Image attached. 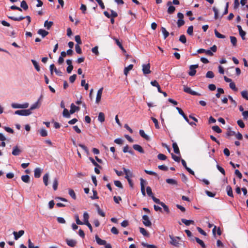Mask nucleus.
Returning <instances> with one entry per match:
<instances>
[{
  "mask_svg": "<svg viewBox=\"0 0 248 248\" xmlns=\"http://www.w3.org/2000/svg\"><path fill=\"white\" fill-rule=\"evenodd\" d=\"M226 190L227 192V194L229 196L231 197H233L232 190V188L231 187V186H227Z\"/></svg>",
  "mask_w": 248,
  "mask_h": 248,
  "instance_id": "nucleus-27",
  "label": "nucleus"
},
{
  "mask_svg": "<svg viewBox=\"0 0 248 248\" xmlns=\"http://www.w3.org/2000/svg\"><path fill=\"white\" fill-rule=\"evenodd\" d=\"M98 120L102 123L105 121V115L103 112H100L98 115Z\"/></svg>",
  "mask_w": 248,
  "mask_h": 248,
  "instance_id": "nucleus-35",
  "label": "nucleus"
},
{
  "mask_svg": "<svg viewBox=\"0 0 248 248\" xmlns=\"http://www.w3.org/2000/svg\"><path fill=\"white\" fill-rule=\"evenodd\" d=\"M161 31L163 34L164 38H167L169 35V32L166 30L164 27H161Z\"/></svg>",
  "mask_w": 248,
  "mask_h": 248,
  "instance_id": "nucleus-31",
  "label": "nucleus"
},
{
  "mask_svg": "<svg viewBox=\"0 0 248 248\" xmlns=\"http://www.w3.org/2000/svg\"><path fill=\"white\" fill-rule=\"evenodd\" d=\"M170 237L171 239L170 243L175 246H178L179 244L180 238L179 237H174L172 235H170Z\"/></svg>",
  "mask_w": 248,
  "mask_h": 248,
  "instance_id": "nucleus-6",
  "label": "nucleus"
},
{
  "mask_svg": "<svg viewBox=\"0 0 248 248\" xmlns=\"http://www.w3.org/2000/svg\"><path fill=\"white\" fill-rule=\"evenodd\" d=\"M78 146L80 147L86 152L87 154H89V150L88 149L87 147H86L84 145L79 144Z\"/></svg>",
  "mask_w": 248,
  "mask_h": 248,
  "instance_id": "nucleus-62",
  "label": "nucleus"
},
{
  "mask_svg": "<svg viewBox=\"0 0 248 248\" xmlns=\"http://www.w3.org/2000/svg\"><path fill=\"white\" fill-rule=\"evenodd\" d=\"M89 218V214L87 212H85L83 214V220H84V224H85L87 223V222H89L88 220Z\"/></svg>",
  "mask_w": 248,
  "mask_h": 248,
  "instance_id": "nucleus-36",
  "label": "nucleus"
},
{
  "mask_svg": "<svg viewBox=\"0 0 248 248\" xmlns=\"http://www.w3.org/2000/svg\"><path fill=\"white\" fill-rule=\"evenodd\" d=\"M123 170L125 174V178L127 180V179L130 178V177L132 176V172L128 170L125 169V168H123Z\"/></svg>",
  "mask_w": 248,
  "mask_h": 248,
  "instance_id": "nucleus-22",
  "label": "nucleus"
},
{
  "mask_svg": "<svg viewBox=\"0 0 248 248\" xmlns=\"http://www.w3.org/2000/svg\"><path fill=\"white\" fill-rule=\"evenodd\" d=\"M96 206L97 207V212L99 215L101 216L104 217L105 216V213L100 209L98 205L96 204Z\"/></svg>",
  "mask_w": 248,
  "mask_h": 248,
  "instance_id": "nucleus-42",
  "label": "nucleus"
},
{
  "mask_svg": "<svg viewBox=\"0 0 248 248\" xmlns=\"http://www.w3.org/2000/svg\"><path fill=\"white\" fill-rule=\"evenodd\" d=\"M206 77L210 78H213L214 77V74L211 71H208L206 74Z\"/></svg>",
  "mask_w": 248,
  "mask_h": 248,
  "instance_id": "nucleus-48",
  "label": "nucleus"
},
{
  "mask_svg": "<svg viewBox=\"0 0 248 248\" xmlns=\"http://www.w3.org/2000/svg\"><path fill=\"white\" fill-rule=\"evenodd\" d=\"M70 111L66 108H64L62 112L63 116L66 118L70 117Z\"/></svg>",
  "mask_w": 248,
  "mask_h": 248,
  "instance_id": "nucleus-40",
  "label": "nucleus"
},
{
  "mask_svg": "<svg viewBox=\"0 0 248 248\" xmlns=\"http://www.w3.org/2000/svg\"><path fill=\"white\" fill-rule=\"evenodd\" d=\"M31 62L33 64V65H34L35 68L36 69V70L39 72L40 71V66L38 63V62L34 60H31Z\"/></svg>",
  "mask_w": 248,
  "mask_h": 248,
  "instance_id": "nucleus-34",
  "label": "nucleus"
},
{
  "mask_svg": "<svg viewBox=\"0 0 248 248\" xmlns=\"http://www.w3.org/2000/svg\"><path fill=\"white\" fill-rule=\"evenodd\" d=\"M172 148L173 149V151L174 153L176 154H180V150L177 145V144L176 142H173L172 143Z\"/></svg>",
  "mask_w": 248,
  "mask_h": 248,
  "instance_id": "nucleus-25",
  "label": "nucleus"
},
{
  "mask_svg": "<svg viewBox=\"0 0 248 248\" xmlns=\"http://www.w3.org/2000/svg\"><path fill=\"white\" fill-rule=\"evenodd\" d=\"M217 170L223 175L225 174V171L224 169L218 165H217Z\"/></svg>",
  "mask_w": 248,
  "mask_h": 248,
  "instance_id": "nucleus-63",
  "label": "nucleus"
},
{
  "mask_svg": "<svg viewBox=\"0 0 248 248\" xmlns=\"http://www.w3.org/2000/svg\"><path fill=\"white\" fill-rule=\"evenodd\" d=\"M89 159L92 162V163L94 165L95 167H98L99 168H100L101 167L94 160V159L91 157H89Z\"/></svg>",
  "mask_w": 248,
  "mask_h": 248,
  "instance_id": "nucleus-53",
  "label": "nucleus"
},
{
  "mask_svg": "<svg viewBox=\"0 0 248 248\" xmlns=\"http://www.w3.org/2000/svg\"><path fill=\"white\" fill-rule=\"evenodd\" d=\"M150 64H143L142 65V71L144 74L146 75L151 73L150 70Z\"/></svg>",
  "mask_w": 248,
  "mask_h": 248,
  "instance_id": "nucleus-12",
  "label": "nucleus"
},
{
  "mask_svg": "<svg viewBox=\"0 0 248 248\" xmlns=\"http://www.w3.org/2000/svg\"><path fill=\"white\" fill-rule=\"evenodd\" d=\"M157 158L160 160H165L167 158V156L162 154H159L157 155Z\"/></svg>",
  "mask_w": 248,
  "mask_h": 248,
  "instance_id": "nucleus-55",
  "label": "nucleus"
},
{
  "mask_svg": "<svg viewBox=\"0 0 248 248\" xmlns=\"http://www.w3.org/2000/svg\"><path fill=\"white\" fill-rule=\"evenodd\" d=\"M22 152V150L19 149L17 146H16L13 147V151L12 154L15 156L19 155Z\"/></svg>",
  "mask_w": 248,
  "mask_h": 248,
  "instance_id": "nucleus-11",
  "label": "nucleus"
},
{
  "mask_svg": "<svg viewBox=\"0 0 248 248\" xmlns=\"http://www.w3.org/2000/svg\"><path fill=\"white\" fill-rule=\"evenodd\" d=\"M75 218H76V221L77 224L78 225H83L84 224L83 222H82L79 219V217L78 215H75Z\"/></svg>",
  "mask_w": 248,
  "mask_h": 248,
  "instance_id": "nucleus-59",
  "label": "nucleus"
},
{
  "mask_svg": "<svg viewBox=\"0 0 248 248\" xmlns=\"http://www.w3.org/2000/svg\"><path fill=\"white\" fill-rule=\"evenodd\" d=\"M75 50L78 54H81L82 50L79 45L76 44L75 46Z\"/></svg>",
  "mask_w": 248,
  "mask_h": 248,
  "instance_id": "nucleus-49",
  "label": "nucleus"
},
{
  "mask_svg": "<svg viewBox=\"0 0 248 248\" xmlns=\"http://www.w3.org/2000/svg\"><path fill=\"white\" fill-rule=\"evenodd\" d=\"M213 11L214 12V13H215V18L216 19H217L218 18V9L215 7H213Z\"/></svg>",
  "mask_w": 248,
  "mask_h": 248,
  "instance_id": "nucleus-52",
  "label": "nucleus"
},
{
  "mask_svg": "<svg viewBox=\"0 0 248 248\" xmlns=\"http://www.w3.org/2000/svg\"><path fill=\"white\" fill-rule=\"evenodd\" d=\"M95 240H96V243L99 245H105L106 244V241L105 240H102L101 239H100L99 236L97 235H95Z\"/></svg>",
  "mask_w": 248,
  "mask_h": 248,
  "instance_id": "nucleus-15",
  "label": "nucleus"
},
{
  "mask_svg": "<svg viewBox=\"0 0 248 248\" xmlns=\"http://www.w3.org/2000/svg\"><path fill=\"white\" fill-rule=\"evenodd\" d=\"M34 177L38 178L41 176L42 170L39 168H37L34 170Z\"/></svg>",
  "mask_w": 248,
  "mask_h": 248,
  "instance_id": "nucleus-21",
  "label": "nucleus"
},
{
  "mask_svg": "<svg viewBox=\"0 0 248 248\" xmlns=\"http://www.w3.org/2000/svg\"><path fill=\"white\" fill-rule=\"evenodd\" d=\"M140 186H141V191L142 195L145 196L146 195L145 191V185L146 184V181L142 178L140 179Z\"/></svg>",
  "mask_w": 248,
  "mask_h": 248,
  "instance_id": "nucleus-13",
  "label": "nucleus"
},
{
  "mask_svg": "<svg viewBox=\"0 0 248 248\" xmlns=\"http://www.w3.org/2000/svg\"><path fill=\"white\" fill-rule=\"evenodd\" d=\"M93 196H91V199L93 200L98 199L99 197L97 196V192L95 190H93Z\"/></svg>",
  "mask_w": 248,
  "mask_h": 248,
  "instance_id": "nucleus-57",
  "label": "nucleus"
},
{
  "mask_svg": "<svg viewBox=\"0 0 248 248\" xmlns=\"http://www.w3.org/2000/svg\"><path fill=\"white\" fill-rule=\"evenodd\" d=\"M140 232L141 233H142L145 236H148L149 235V233H147L146 230L143 228L140 227Z\"/></svg>",
  "mask_w": 248,
  "mask_h": 248,
  "instance_id": "nucleus-46",
  "label": "nucleus"
},
{
  "mask_svg": "<svg viewBox=\"0 0 248 248\" xmlns=\"http://www.w3.org/2000/svg\"><path fill=\"white\" fill-rule=\"evenodd\" d=\"M179 41L183 44H185L186 42V37L185 35H181L179 38Z\"/></svg>",
  "mask_w": 248,
  "mask_h": 248,
  "instance_id": "nucleus-54",
  "label": "nucleus"
},
{
  "mask_svg": "<svg viewBox=\"0 0 248 248\" xmlns=\"http://www.w3.org/2000/svg\"><path fill=\"white\" fill-rule=\"evenodd\" d=\"M21 8H23L24 10L28 9V5L25 0H23L20 3Z\"/></svg>",
  "mask_w": 248,
  "mask_h": 248,
  "instance_id": "nucleus-33",
  "label": "nucleus"
},
{
  "mask_svg": "<svg viewBox=\"0 0 248 248\" xmlns=\"http://www.w3.org/2000/svg\"><path fill=\"white\" fill-rule=\"evenodd\" d=\"M166 181L168 184L171 185H177V181L173 179H167Z\"/></svg>",
  "mask_w": 248,
  "mask_h": 248,
  "instance_id": "nucleus-38",
  "label": "nucleus"
},
{
  "mask_svg": "<svg viewBox=\"0 0 248 248\" xmlns=\"http://www.w3.org/2000/svg\"><path fill=\"white\" fill-rule=\"evenodd\" d=\"M7 16L9 18H10L13 20L18 21H21L25 18H26L28 20L27 25H29L31 22V18L29 16H20L18 17L13 16Z\"/></svg>",
  "mask_w": 248,
  "mask_h": 248,
  "instance_id": "nucleus-1",
  "label": "nucleus"
},
{
  "mask_svg": "<svg viewBox=\"0 0 248 248\" xmlns=\"http://www.w3.org/2000/svg\"><path fill=\"white\" fill-rule=\"evenodd\" d=\"M242 96L246 99V100H248V93L247 91H243L241 93Z\"/></svg>",
  "mask_w": 248,
  "mask_h": 248,
  "instance_id": "nucleus-47",
  "label": "nucleus"
},
{
  "mask_svg": "<svg viewBox=\"0 0 248 248\" xmlns=\"http://www.w3.org/2000/svg\"><path fill=\"white\" fill-rule=\"evenodd\" d=\"M193 27L192 26H189L187 30V33L190 35L193 34Z\"/></svg>",
  "mask_w": 248,
  "mask_h": 248,
  "instance_id": "nucleus-56",
  "label": "nucleus"
},
{
  "mask_svg": "<svg viewBox=\"0 0 248 248\" xmlns=\"http://www.w3.org/2000/svg\"><path fill=\"white\" fill-rule=\"evenodd\" d=\"M21 180L26 183H29L30 182V177L28 175H22Z\"/></svg>",
  "mask_w": 248,
  "mask_h": 248,
  "instance_id": "nucleus-30",
  "label": "nucleus"
},
{
  "mask_svg": "<svg viewBox=\"0 0 248 248\" xmlns=\"http://www.w3.org/2000/svg\"><path fill=\"white\" fill-rule=\"evenodd\" d=\"M103 88L102 87L100 89H99L97 91V94H96V100H95V102L96 104H98L101 100V96H102V93H103Z\"/></svg>",
  "mask_w": 248,
  "mask_h": 248,
  "instance_id": "nucleus-9",
  "label": "nucleus"
},
{
  "mask_svg": "<svg viewBox=\"0 0 248 248\" xmlns=\"http://www.w3.org/2000/svg\"><path fill=\"white\" fill-rule=\"evenodd\" d=\"M49 174L48 173H46L43 176V182L46 186H47L48 184Z\"/></svg>",
  "mask_w": 248,
  "mask_h": 248,
  "instance_id": "nucleus-32",
  "label": "nucleus"
},
{
  "mask_svg": "<svg viewBox=\"0 0 248 248\" xmlns=\"http://www.w3.org/2000/svg\"><path fill=\"white\" fill-rule=\"evenodd\" d=\"M11 106L14 108H26L29 107L28 103H25L23 104H19L17 103H12Z\"/></svg>",
  "mask_w": 248,
  "mask_h": 248,
  "instance_id": "nucleus-5",
  "label": "nucleus"
},
{
  "mask_svg": "<svg viewBox=\"0 0 248 248\" xmlns=\"http://www.w3.org/2000/svg\"><path fill=\"white\" fill-rule=\"evenodd\" d=\"M176 109L178 110L179 113L182 115L183 118H184V119L187 122V123H189V120L188 119L187 116L185 115V114L184 113V112H183V111L182 110V109L179 108V107H176Z\"/></svg>",
  "mask_w": 248,
  "mask_h": 248,
  "instance_id": "nucleus-16",
  "label": "nucleus"
},
{
  "mask_svg": "<svg viewBox=\"0 0 248 248\" xmlns=\"http://www.w3.org/2000/svg\"><path fill=\"white\" fill-rule=\"evenodd\" d=\"M31 113V111L28 109L18 110L15 112V114L21 116H28Z\"/></svg>",
  "mask_w": 248,
  "mask_h": 248,
  "instance_id": "nucleus-3",
  "label": "nucleus"
},
{
  "mask_svg": "<svg viewBox=\"0 0 248 248\" xmlns=\"http://www.w3.org/2000/svg\"><path fill=\"white\" fill-rule=\"evenodd\" d=\"M40 134L42 137H45L47 136V132L44 128H42L40 131Z\"/></svg>",
  "mask_w": 248,
  "mask_h": 248,
  "instance_id": "nucleus-45",
  "label": "nucleus"
},
{
  "mask_svg": "<svg viewBox=\"0 0 248 248\" xmlns=\"http://www.w3.org/2000/svg\"><path fill=\"white\" fill-rule=\"evenodd\" d=\"M75 41L77 43V44L80 45L82 44V42L79 35H76L75 37Z\"/></svg>",
  "mask_w": 248,
  "mask_h": 248,
  "instance_id": "nucleus-58",
  "label": "nucleus"
},
{
  "mask_svg": "<svg viewBox=\"0 0 248 248\" xmlns=\"http://www.w3.org/2000/svg\"><path fill=\"white\" fill-rule=\"evenodd\" d=\"M199 67L198 64L191 65L189 66V72L188 75L190 76H193L196 74V69Z\"/></svg>",
  "mask_w": 248,
  "mask_h": 248,
  "instance_id": "nucleus-7",
  "label": "nucleus"
},
{
  "mask_svg": "<svg viewBox=\"0 0 248 248\" xmlns=\"http://www.w3.org/2000/svg\"><path fill=\"white\" fill-rule=\"evenodd\" d=\"M24 233V231L23 230H20L18 232H13V234L14 235V238L16 240H17L19 237L22 236Z\"/></svg>",
  "mask_w": 248,
  "mask_h": 248,
  "instance_id": "nucleus-14",
  "label": "nucleus"
},
{
  "mask_svg": "<svg viewBox=\"0 0 248 248\" xmlns=\"http://www.w3.org/2000/svg\"><path fill=\"white\" fill-rule=\"evenodd\" d=\"M177 17L179 19L177 22V25L178 27L180 28L185 24V21L183 20L184 15L181 13H178L177 14Z\"/></svg>",
  "mask_w": 248,
  "mask_h": 248,
  "instance_id": "nucleus-2",
  "label": "nucleus"
},
{
  "mask_svg": "<svg viewBox=\"0 0 248 248\" xmlns=\"http://www.w3.org/2000/svg\"><path fill=\"white\" fill-rule=\"evenodd\" d=\"M53 24V22L52 21H48L47 20H46L44 23V27L47 30H49Z\"/></svg>",
  "mask_w": 248,
  "mask_h": 248,
  "instance_id": "nucleus-28",
  "label": "nucleus"
},
{
  "mask_svg": "<svg viewBox=\"0 0 248 248\" xmlns=\"http://www.w3.org/2000/svg\"><path fill=\"white\" fill-rule=\"evenodd\" d=\"M139 133L140 136L145 140H150L149 137L146 135L143 130H140Z\"/></svg>",
  "mask_w": 248,
  "mask_h": 248,
  "instance_id": "nucleus-24",
  "label": "nucleus"
},
{
  "mask_svg": "<svg viewBox=\"0 0 248 248\" xmlns=\"http://www.w3.org/2000/svg\"><path fill=\"white\" fill-rule=\"evenodd\" d=\"M66 242L67 244L71 247H74L77 244V242L73 239H66Z\"/></svg>",
  "mask_w": 248,
  "mask_h": 248,
  "instance_id": "nucleus-19",
  "label": "nucleus"
},
{
  "mask_svg": "<svg viewBox=\"0 0 248 248\" xmlns=\"http://www.w3.org/2000/svg\"><path fill=\"white\" fill-rule=\"evenodd\" d=\"M231 42L233 46H236L237 44V39L234 36H230Z\"/></svg>",
  "mask_w": 248,
  "mask_h": 248,
  "instance_id": "nucleus-41",
  "label": "nucleus"
},
{
  "mask_svg": "<svg viewBox=\"0 0 248 248\" xmlns=\"http://www.w3.org/2000/svg\"><path fill=\"white\" fill-rule=\"evenodd\" d=\"M181 221L186 226H189L190 224H193L194 221L192 220H187L185 218L181 219Z\"/></svg>",
  "mask_w": 248,
  "mask_h": 248,
  "instance_id": "nucleus-26",
  "label": "nucleus"
},
{
  "mask_svg": "<svg viewBox=\"0 0 248 248\" xmlns=\"http://www.w3.org/2000/svg\"><path fill=\"white\" fill-rule=\"evenodd\" d=\"M58 180L57 178H55L53 180V188L54 190H56L58 188Z\"/></svg>",
  "mask_w": 248,
  "mask_h": 248,
  "instance_id": "nucleus-37",
  "label": "nucleus"
},
{
  "mask_svg": "<svg viewBox=\"0 0 248 248\" xmlns=\"http://www.w3.org/2000/svg\"><path fill=\"white\" fill-rule=\"evenodd\" d=\"M184 91L186 93H189L190 94L193 95H198L200 96L201 94L196 92L192 91L190 88L186 86V85H184Z\"/></svg>",
  "mask_w": 248,
  "mask_h": 248,
  "instance_id": "nucleus-4",
  "label": "nucleus"
},
{
  "mask_svg": "<svg viewBox=\"0 0 248 248\" xmlns=\"http://www.w3.org/2000/svg\"><path fill=\"white\" fill-rule=\"evenodd\" d=\"M167 5L169 6L167 10L168 13L169 14H172L175 11V7L172 5V2L170 1L167 2Z\"/></svg>",
  "mask_w": 248,
  "mask_h": 248,
  "instance_id": "nucleus-8",
  "label": "nucleus"
},
{
  "mask_svg": "<svg viewBox=\"0 0 248 248\" xmlns=\"http://www.w3.org/2000/svg\"><path fill=\"white\" fill-rule=\"evenodd\" d=\"M80 108L79 107H77L75 106L73 103L71 105V109L70 110V113L71 114H73L75 113L76 111H78Z\"/></svg>",
  "mask_w": 248,
  "mask_h": 248,
  "instance_id": "nucleus-17",
  "label": "nucleus"
},
{
  "mask_svg": "<svg viewBox=\"0 0 248 248\" xmlns=\"http://www.w3.org/2000/svg\"><path fill=\"white\" fill-rule=\"evenodd\" d=\"M146 192L149 196H151L153 194L152 191V189L150 186H147L146 188Z\"/></svg>",
  "mask_w": 248,
  "mask_h": 248,
  "instance_id": "nucleus-64",
  "label": "nucleus"
},
{
  "mask_svg": "<svg viewBox=\"0 0 248 248\" xmlns=\"http://www.w3.org/2000/svg\"><path fill=\"white\" fill-rule=\"evenodd\" d=\"M143 223L146 226H150L151 225V222L150 221L147 215H143L142 216Z\"/></svg>",
  "mask_w": 248,
  "mask_h": 248,
  "instance_id": "nucleus-10",
  "label": "nucleus"
},
{
  "mask_svg": "<svg viewBox=\"0 0 248 248\" xmlns=\"http://www.w3.org/2000/svg\"><path fill=\"white\" fill-rule=\"evenodd\" d=\"M81 85L82 86H84L85 89L87 90L89 88V85L87 83H86V81L85 79H82L81 81Z\"/></svg>",
  "mask_w": 248,
  "mask_h": 248,
  "instance_id": "nucleus-51",
  "label": "nucleus"
},
{
  "mask_svg": "<svg viewBox=\"0 0 248 248\" xmlns=\"http://www.w3.org/2000/svg\"><path fill=\"white\" fill-rule=\"evenodd\" d=\"M28 247L29 248H38V246H34L30 239H28Z\"/></svg>",
  "mask_w": 248,
  "mask_h": 248,
  "instance_id": "nucleus-60",
  "label": "nucleus"
},
{
  "mask_svg": "<svg viewBox=\"0 0 248 248\" xmlns=\"http://www.w3.org/2000/svg\"><path fill=\"white\" fill-rule=\"evenodd\" d=\"M114 184L117 187H118L120 188H123V186L121 183V182L120 181L118 180H115L114 181Z\"/></svg>",
  "mask_w": 248,
  "mask_h": 248,
  "instance_id": "nucleus-50",
  "label": "nucleus"
},
{
  "mask_svg": "<svg viewBox=\"0 0 248 248\" xmlns=\"http://www.w3.org/2000/svg\"><path fill=\"white\" fill-rule=\"evenodd\" d=\"M192 240L194 241V240H196V241L201 246V247L203 248H205V244L204 243V242H203V241H202V240H201L200 239H199V238L198 237H194L193 238L191 239Z\"/></svg>",
  "mask_w": 248,
  "mask_h": 248,
  "instance_id": "nucleus-18",
  "label": "nucleus"
},
{
  "mask_svg": "<svg viewBox=\"0 0 248 248\" xmlns=\"http://www.w3.org/2000/svg\"><path fill=\"white\" fill-rule=\"evenodd\" d=\"M68 193L69 195L74 200L76 199V194L74 191V190L72 189H70L68 190Z\"/></svg>",
  "mask_w": 248,
  "mask_h": 248,
  "instance_id": "nucleus-39",
  "label": "nucleus"
},
{
  "mask_svg": "<svg viewBox=\"0 0 248 248\" xmlns=\"http://www.w3.org/2000/svg\"><path fill=\"white\" fill-rule=\"evenodd\" d=\"M37 33L41 35L43 38L46 37L48 34V32L43 29H39Z\"/></svg>",
  "mask_w": 248,
  "mask_h": 248,
  "instance_id": "nucleus-23",
  "label": "nucleus"
},
{
  "mask_svg": "<svg viewBox=\"0 0 248 248\" xmlns=\"http://www.w3.org/2000/svg\"><path fill=\"white\" fill-rule=\"evenodd\" d=\"M215 34L216 36L218 38L224 39L225 38V35L220 34L219 32L217 31V30H215Z\"/></svg>",
  "mask_w": 248,
  "mask_h": 248,
  "instance_id": "nucleus-43",
  "label": "nucleus"
},
{
  "mask_svg": "<svg viewBox=\"0 0 248 248\" xmlns=\"http://www.w3.org/2000/svg\"><path fill=\"white\" fill-rule=\"evenodd\" d=\"M98 46H95L92 49V52L94 53L97 56H98L99 55V52L98 50Z\"/></svg>",
  "mask_w": 248,
  "mask_h": 248,
  "instance_id": "nucleus-61",
  "label": "nucleus"
},
{
  "mask_svg": "<svg viewBox=\"0 0 248 248\" xmlns=\"http://www.w3.org/2000/svg\"><path fill=\"white\" fill-rule=\"evenodd\" d=\"M133 148H134V150L138 151L139 152H140V153H144V150H143V148H142V147L138 144L133 145Z\"/></svg>",
  "mask_w": 248,
  "mask_h": 248,
  "instance_id": "nucleus-20",
  "label": "nucleus"
},
{
  "mask_svg": "<svg viewBox=\"0 0 248 248\" xmlns=\"http://www.w3.org/2000/svg\"><path fill=\"white\" fill-rule=\"evenodd\" d=\"M133 67V64H130L127 67H126L124 69V74L126 76L129 71L132 69Z\"/></svg>",
  "mask_w": 248,
  "mask_h": 248,
  "instance_id": "nucleus-29",
  "label": "nucleus"
},
{
  "mask_svg": "<svg viewBox=\"0 0 248 248\" xmlns=\"http://www.w3.org/2000/svg\"><path fill=\"white\" fill-rule=\"evenodd\" d=\"M212 129L217 133H220L222 132L221 129L217 125L213 126Z\"/></svg>",
  "mask_w": 248,
  "mask_h": 248,
  "instance_id": "nucleus-44",
  "label": "nucleus"
}]
</instances>
